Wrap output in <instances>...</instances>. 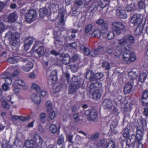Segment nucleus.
I'll list each match as a JSON object with an SVG mask.
<instances>
[{"label": "nucleus", "mask_w": 148, "mask_h": 148, "mask_svg": "<svg viewBox=\"0 0 148 148\" xmlns=\"http://www.w3.org/2000/svg\"><path fill=\"white\" fill-rule=\"evenodd\" d=\"M92 25L91 24H89L87 25L85 29V32L86 33H89L92 28Z\"/></svg>", "instance_id": "nucleus-45"}, {"label": "nucleus", "mask_w": 148, "mask_h": 148, "mask_svg": "<svg viewBox=\"0 0 148 148\" xmlns=\"http://www.w3.org/2000/svg\"><path fill=\"white\" fill-rule=\"evenodd\" d=\"M60 3V2L59 1H52L49 4L48 8L51 10H56L57 8H58Z\"/></svg>", "instance_id": "nucleus-18"}, {"label": "nucleus", "mask_w": 148, "mask_h": 148, "mask_svg": "<svg viewBox=\"0 0 148 148\" xmlns=\"http://www.w3.org/2000/svg\"><path fill=\"white\" fill-rule=\"evenodd\" d=\"M15 84H16L23 87V89L24 90H26L28 88L25 82L21 79L15 80L13 83V86H14V85Z\"/></svg>", "instance_id": "nucleus-19"}, {"label": "nucleus", "mask_w": 148, "mask_h": 148, "mask_svg": "<svg viewBox=\"0 0 148 148\" xmlns=\"http://www.w3.org/2000/svg\"><path fill=\"white\" fill-rule=\"evenodd\" d=\"M13 86L14 87V88L13 89V92L15 94H17L19 91V88L17 86L15 87L14 85V86Z\"/></svg>", "instance_id": "nucleus-62"}, {"label": "nucleus", "mask_w": 148, "mask_h": 148, "mask_svg": "<svg viewBox=\"0 0 148 148\" xmlns=\"http://www.w3.org/2000/svg\"><path fill=\"white\" fill-rule=\"evenodd\" d=\"M123 60L124 61L128 62L134 61L136 59V56L133 52L130 53L125 52L123 54Z\"/></svg>", "instance_id": "nucleus-9"}, {"label": "nucleus", "mask_w": 148, "mask_h": 148, "mask_svg": "<svg viewBox=\"0 0 148 148\" xmlns=\"http://www.w3.org/2000/svg\"><path fill=\"white\" fill-rule=\"evenodd\" d=\"M20 38V34L18 33H14L12 34L11 38L12 39H19Z\"/></svg>", "instance_id": "nucleus-52"}, {"label": "nucleus", "mask_w": 148, "mask_h": 148, "mask_svg": "<svg viewBox=\"0 0 148 148\" xmlns=\"http://www.w3.org/2000/svg\"><path fill=\"white\" fill-rule=\"evenodd\" d=\"M33 40L32 37L27 38L25 40L24 46L26 50H27L32 44Z\"/></svg>", "instance_id": "nucleus-15"}, {"label": "nucleus", "mask_w": 148, "mask_h": 148, "mask_svg": "<svg viewBox=\"0 0 148 148\" xmlns=\"http://www.w3.org/2000/svg\"><path fill=\"white\" fill-rule=\"evenodd\" d=\"M146 5L144 0H141L138 3V7L139 8L143 9L145 8Z\"/></svg>", "instance_id": "nucleus-35"}, {"label": "nucleus", "mask_w": 148, "mask_h": 148, "mask_svg": "<svg viewBox=\"0 0 148 148\" xmlns=\"http://www.w3.org/2000/svg\"><path fill=\"white\" fill-rule=\"evenodd\" d=\"M112 25L113 26V30L118 34H121L122 30H124L125 28V26L120 22H114L112 23Z\"/></svg>", "instance_id": "nucleus-6"}, {"label": "nucleus", "mask_w": 148, "mask_h": 148, "mask_svg": "<svg viewBox=\"0 0 148 148\" xmlns=\"http://www.w3.org/2000/svg\"><path fill=\"white\" fill-rule=\"evenodd\" d=\"M49 130L53 134L56 133L57 129L56 126L55 125L52 124L49 127Z\"/></svg>", "instance_id": "nucleus-39"}, {"label": "nucleus", "mask_w": 148, "mask_h": 148, "mask_svg": "<svg viewBox=\"0 0 148 148\" xmlns=\"http://www.w3.org/2000/svg\"><path fill=\"white\" fill-rule=\"evenodd\" d=\"M36 143L35 141L32 139L26 140L25 143V145L26 148H32L35 147Z\"/></svg>", "instance_id": "nucleus-22"}, {"label": "nucleus", "mask_w": 148, "mask_h": 148, "mask_svg": "<svg viewBox=\"0 0 148 148\" xmlns=\"http://www.w3.org/2000/svg\"><path fill=\"white\" fill-rule=\"evenodd\" d=\"M99 3L98 2H95L93 3L90 7L89 10L91 12L96 10L97 9Z\"/></svg>", "instance_id": "nucleus-38"}, {"label": "nucleus", "mask_w": 148, "mask_h": 148, "mask_svg": "<svg viewBox=\"0 0 148 148\" xmlns=\"http://www.w3.org/2000/svg\"><path fill=\"white\" fill-rule=\"evenodd\" d=\"M34 47V48H37L35 49V52L38 55V56L41 57L44 54L45 51L43 47L39 46L36 44H35Z\"/></svg>", "instance_id": "nucleus-14"}, {"label": "nucleus", "mask_w": 148, "mask_h": 148, "mask_svg": "<svg viewBox=\"0 0 148 148\" xmlns=\"http://www.w3.org/2000/svg\"><path fill=\"white\" fill-rule=\"evenodd\" d=\"M85 115L87 116V119L89 121H94L97 116L96 111L94 109H90L86 110L85 112Z\"/></svg>", "instance_id": "nucleus-7"}, {"label": "nucleus", "mask_w": 148, "mask_h": 148, "mask_svg": "<svg viewBox=\"0 0 148 148\" xmlns=\"http://www.w3.org/2000/svg\"><path fill=\"white\" fill-rule=\"evenodd\" d=\"M62 62L65 64H68L71 61L70 58L68 53L61 54L60 56Z\"/></svg>", "instance_id": "nucleus-11"}, {"label": "nucleus", "mask_w": 148, "mask_h": 148, "mask_svg": "<svg viewBox=\"0 0 148 148\" xmlns=\"http://www.w3.org/2000/svg\"><path fill=\"white\" fill-rule=\"evenodd\" d=\"M52 104L51 101H47L45 104V107L47 112H49L51 110L52 108Z\"/></svg>", "instance_id": "nucleus-34"}, {"label": "nucleus", "mask_w": 148, "mask_h": 148, "mask_svg": "<svg viewBox=\"0 0 148 148\" xmlns=\"http://www.w3.org/2000/svg\"><path fill=\"white\" fill-rule=\"evenodd\" d=\"M55 116V113L54 111H53L50 113L49 115V117L51 119H53Z\"/></svg>", "instance_id": "nucleus-59"}, {"label": "nucleus", "mask_w": 148, "mask_h": 148, "mask_svg": "<svg viewBox=\"0 0 148 148\" xmlns=\"http://www.w3.org/2000/svg\"><path fill=\"white\" fill-rule=\"evenodd\" d=\"M142 102L143 106H148V91H145L143 93L142 99Z\"/></svg>", "instance_id": "nucleus-16"}, {"label": "nucleus", "mask_w": 148, "mask_h": 148, "mask_svg": "<svg viewBox=\"0 0 148 148\" xmlns=\"http://www.w3.org/2000/svg\"><path fill=\"white\" fill-rule=\"evenodd\" d=\"M106 141L105 140H102L96 143V145L98 147H103L106 143Z\"/></svg>", "instance_id": "nucleus-48"}, {"label": "nucleus", "mask_w": 148, "mask_h": 148, "mask_svg": "<svg viewBox=\"0 0 148 148\" xmlns=\"http://www.w3.org/2000/svg\"><path fill=\"white\" fill-rule=\"evenodd\" d=\"M71 69L73 72H77L78 70V66L75 64L72 65L71 66Z\"/></svg>", "instance_id": "nucleus-56"}, {"label": "nucleus", "mask_w": 148, "mask_h": 148, "mask_svg": "<svg viewBox=\"0 0 148 148\" xmlns=\"http://www.w3.org/2000/svg\"><path fill=\"white\" fill-rule=\"evenodd\" d=\"M136 134L141 135L142 136H143V130H142L140 128H139V127L138 126H137V131Z\"/></svg>", "instance_id": "nucleus-53"}, {"label": "nucleus", "mask_w": 148, "mask_h": 148, "mask_svg": "<svg viewBox=\"0 0 148 148\" xmlns=\"http://www.w3.org/2000/svg\"><path fill=\"white\" fill-rule=\"evenodd\" d=\"M8 61L9 63H10L15 64L17 63L18 61L16 58L11 57L8 58Z\"/></svg>", "instance_id": "nucleus-46"}, {"label": "nucleus", "mask_w": 148, "mask_h": 148, "mask_svg": "<svg viewBox=\"0 0 148 148\" xmlns=\"http://www.w3.org/2000/svg\"><path fill=\"white\" fill-rule=\"evenodd\" d=\"M96 23L102 26V29L106 30V31L108 29V24L105 23L104 20L102 19H99L96 22Z\"/></svg>", "instance_id": "nucleus-24"}, {"label": "nucleus", "mask_w": 148, "mask_h": 148, "mask_svg": "<svg viewBox=\"0 0 148 148\" xmlns=\"http://www.w3.org/2000/svg\"><path fill=\"white\" fill-rule=\"evenodd\" d=\"M90 51L88 48H86L85 49L84 51V53L85 55H90Z\"/></svg>", "instance_id": "nucleus-64"}, {"label": "nucleus", "mask_w": 148, "mask_h": 148, "mask_svg": "<svg viewBox=\"0 0 148 148\" xmlns=\"http://www.w3.org/2000/svg\"><path fill=\"white\" fill-rule=\"evenodd\" d=\"M79 58V55L77 54H75L72 56L71 58L72 61H75L77 60Z\"/></svg>", "instance_id": "nucleus-61"}, {"label": "nucleus", "mask_w": 148, "mask_h": 148, "mask_svg": "<svg viewBox=\"0 0 148 148\" xmlns=\"http://www.w3.org/2000/svg\"><path fill=\"white\" fill-rule=\"evenodd\" d=\"M143 16L142 15L139 14H134L132 16L130 20L131 23L133 24L134 26H139L142 23Z\"/></svg>", "instance_id": "nucleus-5"}, {"label": "nucleus", "mask_w": 148, "mask_h": 148, "mask_svg": "<svg viewBox=\"0 0 148 148\" xmlns=\"http://www.w3.org/2000/svg\"><path fill=\"white\" fill-rule=\"evenodd\" d=\"M18 17V15L16 12H12L9 14L8 16V22L10 23L14 22Z\"/></svg>", "instance_id": "nucleus-17"}, {"label": "nucleus", "mask_w": 148, "mask_h": 148, "mask_svg": "<svg viewBox=\"0 0 148 148\" xmlns=\"http://www.w3.org/2000/svg\"><path fill=\"white\" fill-rule=\"evenodd\" d=\"M19 39H12L11 38L10 43L12 46H15L19 43Z\"/></svg>", "instance_id": "nucleus-47"}, {"label": "nucleus", "mask_w": 148, "mask_h": 148, "mask_svg": "<svg viewBox=\"0 0 148 148\" xmlns=\"http://www.w3.org/2000/svg\"><path fill=\"white\" fill-rule=\"evenodd\" d=\"M140 121L142 123V125H140L139 127H143V125H146L147 124V123L146 122V119H145L141 118Z\"/></svg>", "instance_id": "nucleus-60"}, {"label": "nucleus", "mask_w": 148, "mask_h": 148, "mask_svg": "<svg viewBox=\"0 0 148 148\" xmlns=\"http://www.w3.org/2000/svg\"><path fill=\"white\" fill-rule=\"evenodd\" d=\"M116 14L121 18L125 19L127 18V15L124 10L121 8L118 9L116 11Z\"/></svg>", "instance_id": "nucleus-21"}, {"label": "nucleus", "mask_w": 148, "mask_h": 148, "mask_svg": "<svg viewBox=\"0 0 148 148\" xmlns=\"http://www.w3.org/2000/svg\"><path fill=\"white\" fill-rule=\"evenodd\" d=\"M122 46L117 47L114 53V55L117 58L121 56L123 53Z\"/></svg>", "instance_id": "nucleus-25"}, {"label": "nucleus", "mask_w": 148, "mask_h": 148, "mask_svg": "<svg viewBox=\"0 0 148 148\" xmlns=\"http://www.w3.org/2000/svg\"><path fill=\"white\" fill-rule=\"evenodd\" d=\"M105 30L102 29L101 31H100L99 29H96L91 34V36L92 37H100L101 36L103 37H106L105 36Z\"/></svg>", "instance_id": "nucleus-12"}, {"label": "nucleus", "mask_w": 148, "mask_h": 148, "mask_svg": "<svg viewBox=\"0 0 148 148\" xmlns=\"http://www.w3.org/2000/svg\"><path fill=\"white\" fill-rule=\"evenodd\" d=\"M10 74L9 72H7L2 76V78H5V82L8 84H10L12 82V79L6 76L9 75Z\"/></svg>", "instance_id": "nucleus-30"}, {"label": "nucleus", "mask_w": 148, "mask_h": 148, "mask_svg": "<svg viewBox=\"0 0 148 148\" xmlns=\"http://www.w3.org/2000/svg\"><path fill=\"white\" fill-rule=\"evenodd\" d=\"M147 77V74L145 73H140L139 76V80L141 82H143L145 79Z\"/></svg>", "instance_id": "nucleus-40"}, {"label": "nucleus", "mask_w": 148, "mask_h": 148, "mask_svg": "<svg viewBox=\"0 0 148 148\" xmlns=\"http://www.w3.org/2000/svg\"><path fill=\"white\" fill-rule=\"evenodd\" d=\"M33 67V65L32 63L31 62H28L26 66H23L21 69L23 71L25 72H28L30 69Z\"/></svg>", "instance_id": "nucleus-27"}, {"label": "nucleus", "mask_w": 148, "mask_h": 148, "mask_svg": "<svg viewBox=\"0 0 148 148\" xmlns=\"http://www.w3.org/2000/svg\"><path fill=\"white\" fill-rule=\"evenodd\" d=\"M64 136L61 135L59 136V138L57 142V144L59 145H61L64 143Z\"/></svg>", "instance_id": "nucleus-49"}, {"label": "nucleus", "mask_w": 148, "mask_h": 148, "mask_svg": "<svg viewBox=\"0 0 148 148\" xmlns=\"http://www.w3.org/2000/svg\"><path fill=\"white\" fill-rule=\"evenodd\" d=\"M136 8L135 4L134 3L131 4L127 6L126 10L128 12H131L134 10Z\"/></svg>", "instance_id": "nucleus-33"}, {"label": "nucleus", "mask_w": 148, "mask_h": 148, "mask_svg": "<svg viewBox=\"0 0 148 148\" xmlns=\"http://www.w3.org/2000/svg\"><path fill=\"white\" fill-rule=\"evenodd\" d=\"M31 88L32 89H34L38 92H40L41 90L40 87L36 83H33L32 84Z\"/></svg>", "instance_id": "nucleus-41"}, {"label": "nucleus", "mask_w": 148, "mask_h": 148, "mask_svg": "<svg viewBox=\"0 0 148 148\" xmlns=\"http://www.w3.org/2000/svg\"><path fill=\"white\" fill-rule=\"evenodd\" d=\"M143 136L136 134L135 138V141L136 142H141V141L143 139Z\"/></svg>", "instance_id": "nucleus-54"}, {"label": "nucleus", "mask_w": 148, "mask_h": 148, "mask_svg": "<svg viewBox=\"0 0 148 148\" xmlns=\"http://www.w3.org/2000/svg\"><path fill=\"white\" fill-rule=\"evenodd\" d=\"M103 74L102 73H98L94 75L93 72L92 71H88L86 73V78L90 79L91 81V84L92 83L101 84L97 82L98 80L101 78L103 76Z\"/></svg>", "instance_id": "nucleus-4"}, {"label": "nucleus", "mask_w": 148, "mask_h": 148, "mask_svg": "<svg viewBox=\"0 0 148 148\" xmlns=\"http://www.w3.org/2000/svg\"><path fill=\"white\" fill-rule=\"evenodd\" d=\"M73 119L75 121L78 122L80 120L79 116L78 114H75L73 116Z\"/></svg>", "instance_id": "nucleus-58"}, {"label": "nucleus", "mask_w": 148, "mask_h": 148, "mask_svg": "<svg viewBox=\"0 0 148 148\" xmlns=\"http://www.w3.org/2000/svg\"><path fill=\"white\" fill-rule=\"evenodd\" d=\"M132 88V85L131 83H127L124 86V91L126 94L129 93L131 91Z\"/></svg>", "instance_id": "nucleus-26"}, {"label": "nucleus", "mask_w": 148, "mask_h": 148, "mask_svg": "<svg viewBox=\"0 0 148 148\" xmlns=\"http://www.w3.org/2000/svg\"><path fill=\"white\" fill-rule=\"evenodd\" d=\"M103 106L106 109L110 108L112 106L113 104L112 102L108 99H106L103 101Z\"/></svg>", "instance_id": "nucleus-23"}, {"label": "nucleus", "mask_w": 148, "mask_h": 148, "mask_svg": "<svg viewBox=\"0 0 148 148\" xmlns=\"http://www.w3.org/2000/svg\"><path fill=\"white\" fill-rule=\"evenodd\" d=\"M108 29L106 31L105 30V35L106 37H107V38L108 40H111L114 37V34L112 32H110L109 33L108 32Z\"/></svg>", "instance_id": "nucleus-32"}, {"label": "nucleus", "mask_w": 148, "mask_h": 148, "mask_svg": "<svg viewBox=\"0 0 148 148\" xmlns=\"http://www.w3.org/2000/svg\"><path fill=\"white\" fill-rule=\"evenodd\" d=\"M51 10L49 9V10H48L47 9H44V10H42V11H40V16H43V14H44L46 15H48L50 12V11Z\"/></svg>", "instance_id": "nucleus-42"}, {"label": "nucleus", "mask_w": 148, "mask_h": 148, "mask_svg": "<svg viewBox=\"0 0 148 148\" xmlns=\"http://www.w3.org/2000/svg\"><path fill=\"white\" fill-rule=\"evenodd\" d=\"M130 127L127 126L122 131V132L124 137L128 138L129 136V133Z\"/></svg>", "instance_id": "nucleus-28"}, {"label": "nucleus", "mask_w": 148, "mask_h": 148, "mask_svg": "<svg viewBox=\"0 0 148 148\" xmlns=\"http://www.w3.org/2000/svg\"><path fill=\"white\" fill-rule=\"evenodd\" d=\"M102 66L106 70H109L110 68V65L107 61H104L103 63Z\"/></svg>", "instance_id": "nucleus-51"}, {"label": "nucleus", "mask_w": 148, "mask_h": 148, "mask_svg": "<svg viewBox=\"0 0 148 148\" xmlns=\"http://www.w3.org/2000/svg\"><path fill=\"white\" fill-rule=\"evenodd\" d=\"M35 138V147L43 148L44 146L45 143L40 136L37 134H35L34 136Z\"/></svg>", "instance_id": "nucleus-10"}, {"label": "nucleus", "mask_w": 148, "mask_h": 148, "mask_svg": "<svg viewBox=\"0 0 148 148\" xmlns=\"http://www.w3.org/2000/svg\"><path fill=\"white\" fill-rule=\"evenodd\" d=\"M103 48L102 47H99L97 49H96L94 51H91L90 56L92 57H95L99 53V50L101 49H102Z\"/></svg>", "instance_id": "nucleus-31"}, {"label": "nucleus", "mask_w": 148, "mask_h": 148, "mask_svg": "<svg viewBox=\"0 0 148 148\" xmlns=\"http://www.w3.org/2000/svg\"><path fill=\"white\" fill-rule=\"evenodd\" d=\"M143 30V27H138L135 31V34L136 35H139L142 32Z\"/></svg>", "instance_id": "nucleus-50"}, {"label": "nucleus", "mask_w": 148, "mask_h": 148, "mask_svg": "<svg viewBox=\"0 0 148 148\" xmlns=\"http://www.w3.org/2000/svg\"><path fill=\"white\" fill-rule=\"evenodd\" d=\"M115 145L114 142L113 141H110L108 143L106 148H115Z\"/></svg>", "instance_id": "nucleus-43"}, {"label": "nucleus", "mask_w": 148, "mask_h": 148, "mask_svg": "<svg viewBox=\"0 0 148 148\" xmlns=\"http://www.w3.org/2000/svg\"><path fill=\"white\" fill-rule=\"evenodd\" d=\"M134 40V37L131 35L128 34L124 36L122 39L119 40L118 44L120 45L123 46L126 51H129L131 49V46L127 42L128 41L130 43H133Z\"/></svg>", "instance_id": "nucleus-1"}, {"label": "nucleus", "mask_w": 148, "mask_h": 148, "mask_svg": "<svg viewBox=\"0 0 148 148\" xmlns=\"http://www.w3.org/2000/svg\"><path fill=\"white\" fill-rule=\"evenodd\" d=\"M71 82V83L70 84L69 90V93L71 94L75 93L76 89L82 86L84 82V80L80 78L78 79L77 77L74 76Z\"/></svg>", "instance_id": "nucleus-2"}, {"label": "nucleus", "mask_w": 148, "mask_h": 148, "mask_svg": "<svg viewBox=\"0 0 148 148\" xmlns=\"http://www.w3.org/2000/svg\"><path fill=\"white\" fill-rule=\"evenodd\" d=\"M31 98L35 103L39 104L40 103L41 99L40 95L38 93L33 94L31 96Z\"/></svg>", "instance_id": "nucleus-20"}, {"label": "nucleus", "mask_w": 148, "mask_h": 148, "mask_svg": "<svg viewBox=\"0 0 148 148\" xmlns=\"http://www.w3.org/2000/svg\"><path fill=\"white\" fill-rule=\"evenodd\" d=\"M36 11L32 9L29 10L28 12L25 14V18L26 21L28 23H32L36 19Z\"/></svg>", "instance_id": "nucleus-8"}, {"label": "nucleus", "mask_w": 148, "mask_h": 148, "mask_svg": "<svg viewBox=\"0 0 148 148\" xmlns=\"http://www.w3.org/2000/svg\"><path fill=\"white\" fill-rule=\"evenodd\" d=\"M128 75L129 78L132 80L136 79L137 76L136 73L133 71L130 72L128 73Z\"/></svg>", "instance_id": "nucleus-37"}, {"label": "nucleus", "mask_w": 148, "mask_h": 148, "mask_svg": "<svg viewBox=\"0 0 148 148\" xmlns=\"http://www.w3.org/2000/svg\"><path fill=\"white\" fill-rule=\"evenodd\" d=\"M95 88L96 89L94 90L92 92V96L93 99L97 100L100 99L101 97L102 92V85L101 84L92 83L90 84L89 88L92 89Z\"/></svg>", "instance_id": "nucleus-3"}, {"label": "nucleus", "mask_w": 148, "mask_h": 148, "mask_svg": "<svg viewBox=\"0 0 148 148\" xmlns=\"http://www.w3.org/2000/svg\"><path fill=\"white\" fill-rule=\"evenodd\" d=\"M49 82L51 84L54 83L57 80V73L56 71H53L50 73L49 77Z\"/></svg>", "instance_id": "nucleus-13"}, {"label": "nucleus", "mask_w": 148, "mask_h": 148, "mask_svg": "<svg viewBox=\"0 0 148 148\" xmlns=\"http://www.w3.org/2000/svg\"><path fill=\"white\" fill-rule=\"evenodd\" d=\"M110 0H101L99 3L100 7L101 8H103L109 3Z\"/></svg>", "instance_id": "nucleus-36"}, {"label": "nucleus", "mask_w": 148, "mask_h": 148, "mask_svg": "<svg viewBox=\"0 0 148 148\" xmlns=\"http://www.w3.org/2000/svg\"><path fill=\"white\" fill-rule=\"evenodd\" d=\"M46 116V114L44 112L41 113L40 115V120L43 123L45 122Z\"/></svg>", "instance_id": "nucleus-44"}, {"label": "nucleus", "mask_w": 148, "mask_h": 148, "mask_svg": "<svg viewBox=\"0 0 148 148\" xmlns=\"http://www.w3.org/2000/svg\"><path fill=\"white\" fill-rule=\"evenodd\" d=\"M7 3H3L0 1V12H1L2 9L4 8L6 5Z\"/></svg>", "instance_id": "nucleus-63"}, {"label": "nucleus", "mask_w": 148, "mask_h": 148, "mask_svg": "<svg viewBox=\"0 0 148 148\" xmlns=\"http://www.w3.org/2000/svg\"><path fill=\"white\" fill-rule=\"evenodd\" d=\"M118 122L117 121H113L111 122L110 124V128L113 129L116 127L117 125Z\"/></svg>", "instance_id": "nucleus-57"}, {"label": "nucleus", "mask_w": 148, "mask_h": 148, "mask_svg": "<svg viewBox=\"0 0 148 148\" xmlns=\"http://www.w3.org/2000/svg\"><path fill=\"white\" fill-rule=\"evenodd\" d=\"M99 136V134L98 132H96L92 134L90 138L91 140H94L98 138Z\"/></svg>", "instance_id": "nucleus-55"}, {"label": "nucleus", "mask_w": 148, "mask_h": 148, "mask_svg": "<svg viewBox=\"0 0 148 148\" xmlns=\"http://www.w3.org/2000/svg\"><path fill=\"white\" fill-rule=\"evenodd\" d=\"M1 102L3 107L4 108L8 109L10 108V106L8 103L5 100V97L3 96L1 99Z\"/></svg>", "instance_id": "nucleus-29"}]
</instances>
